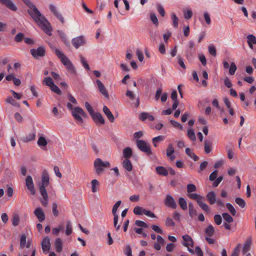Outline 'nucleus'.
I'll use <instances>...</instances> for the list:
<instances>
[{
    "mask_svg": "<svg viewBox=\"0 0 256 256\" xmlns=\"http://www.w3.org/2000/svg\"><path fill=\"white\" fill-rule=\"evenodd\" d=\"M94 166L96 174L100 175L105 168L110 166V164L108 161L104 162L100 158H97L94 162Z\"/></svg>",
    "mask_w": 256,
    "mask_h": 256,
    "instance_id": "20e7f679",
    "label": "nucleus"
},
{
    "mask_svg": "<svg viewBox=\"0 0 256 256\" xmlns=\"http://www.w3.org/2000/svg\"><path fill=\"white\" fill-rule=\"evenodd\" d=\"M49 184L48 174L46 170H44L42 173V182L38 184L40 194L42 197V198L40 200V202L44 206H46L48 204V195L46 188Z\"/></svg>",
    "mask_w": 256,
    "mask_h": 256,
    "instance_id": "f03ea898",
    "label": "nucleus"
},
{
    "mask_svg": "<svg viewBox=\"0 0 256 256\" xmlns=\"http://www.w3.org/2000/svg\"><path fill=\"white\" fill-rule=\"evenodd\" d=\"M36 135L34 134H30L26 137L24 138L23 141L24 142H28L32 141L35 139Z\"/></svg>",
    "mask_w": 256,
    "mask_h": 256,
    "instance_id": "c03bdc74",
    "label": "nucleus"
},
{
    "mask_svg": "<svg viewBox=\"0 0 256 256\" xmlns=\"http://www.w3.org/2000/svg\"><path fill=\"white\" fill-rule=\"evenodd\" d=\"M28 8V12L38 26L48 36L52 35V28L46 18L42 14L30 0H22Z\"/></svg>",
    "mask_w": 256,
    "mask_h": 256,
    "instance_id": "f257e3e1",
    "label": "nucleus"
},
{
    "mask_svg": "<svg viewBox=\"0 0 256 256\" xmlns=\"http://www.w3.org/2000/svg\"><path fill=\"white\" fill-rule=\"evenodd\" d=\"M54 245L56 248V250L58 252H60L62 250V242L60 238L56 239Z\"/></svg>",
    "mask_w": 256,
    "mask_h": 256,
    "instance_id": "6ab92c4d",
    "label": "nucleus"
},
{
    "mask_svg": "<svg viewBox=\"0 0 256 256\" xmlns=\"http://www.w3.org/2000/svg\"><path fill=\"white\" fill-rule=\"evenodd\" d=\"M123 167L128 172H131L132 169V166L130 160L125 158L122 162Z\"/></svg>",
    "mask_w": 256,
    "mask_h": 256,
    "instance_id": "412c9836",
    "label": "nucleus"
},
{
    "mask_svg": "<svg viewBox=\"0 0 256 256\" xmlns=\"http://www.w3.org/2000/svg\"><path fill=\"white\" fill-rule=\"evenodd\" d=\"M26 184L28 189L30 192L31 194L32 195L35 194L36 190L34 188V184L31 176H26Z\"/></svg>",
    "mask_w": 256,
    "mask_h": 256,
    "instance_id": "f8f14e48",
    "label": "nucleus"
},
{
    "mask_svg": "<svg viewBox=\"0 0 256 256\" xmlns=\"http://www.w3.org/2000/svg\"><path fill=\"white\" fill-rule=\"evenodd\" d=\"M204 16L206 23L208 24H210L211 22V20L208 13V12H204Z\"/></svg>",
    "mask_w": 256,
    "mask_h": 256,
    "instance_id": "338daca9",
    "label": "nucleus"
},
{
    "mask_svg": "<svg viewBox=\"0 0 256 256\" xmlns=\"http://www.w3.org/2000/svg\"><path fill=\"white\" fill-rule=\"evenodd\" d=\"M183 242L182 244L184 246L188 248V246L193 247L194 241L192 238L188 234L184 235L182 236Z\"/></svg>",
    "mask_w": 256,
    "mask_h": 256,
    "instance_id": "ddd939ff",
    "label": "nucleus"
},
{
    "mask_svg": "<svg viewBox=\"0 0 256 256\" xmlns=\"http://www.w3.org/2000/svg\"><path fill=\"white\" fill-rule=\"evenodd\" d=\"M170 122L171 124L174 127L178 128V129L180 130H182L183 129L182 126L179 122H178L175 120H171Z\"/></svg>",
    "mask_w": 256,
    "mask_h": 256,
    "instance_id": "13d9d810",
    "label": "nucleus"
},
{
    "mask_svg": "<svg viewBox=\"0 0 256 256\" xmlns=\"http://www.w3.org/2000/svg\"><path fill=\"white\" fill-rule=\"evenodd\" d=\"M164 137L162 136H156L152 138V142H162L164 140Z\"/></svg>",
    "mask_w": 256,
    "mask_h": 256,
    "instance_id": "e2e57ef3",
    "label": "nucleus"
},
{
    "mask_svg": "<svg viewBox=\"0 0 256 256\" xmlns=\"http://www.w3.org/2000/svg\"><path fill=\"white\" fill-rule=\"evenodd\" d=\"M72 114L78 123H82L83 122L82 117L84 118L87 117V114L84 110L80 107L74 108L72 111Z\"/></svg>",
    "mask_w": 256,
    "mask_h": 256,
    "instance_id": "39448f33",
    "label": "nucleus"
},
{
    "mask_svg": "<svg viewBox=\"0 0 256 256\" xmlns=\"http://www.w3.org/2000/svg\"><path fill=\"white\" fill-rule=\"evenodd\" d=\"M208 165V162L206 161H204L202 162L200 166V168L198 170V172H201L203 171L206 169V166Z\"/></svg>",
    "mask_w": 256,
    "mask_h": 256,
    "instance_id": "bf43d9fd",
    "label": "nucleus"
},
{
    "mask_svg": "<svg viewBox=\"0 0 256 256\" xmlns=\"http://www.w3.org/2000/svg\"><path fill=\"white\" fill-rule=\"evenodd\" d=\"M235 202L242 208H244L246 206V203L245 201L240 198H236Z\"/></svg>",
    "mask_w": 256,
    "mask_h": 256,
    "instance_id": "4c0bfd02",
    "label": "nucleus"
},
{
    "mask_svg": "<svg viewBox=\"0 0 256 256\" xmlns=\"http://www.w3.org/2000/svg\"><path fill=\"white\" fill-rule=\"evenodd\" d=\"M188 196L192 200H196L197 202H198V200H200L203 198L202 196L196 193H190L188 194Z\"/></svg>",
    "mask_w": 256,
    "mask_h": 256,
    "instance_id": "72a5a7b5",
    "label": "nucleus"
},
{
    "mask_svg": "<svg viewBox=\"0 0 256 256\" xmlns=\"http://www.w3.org/2000/svg\"><path fill=\"white\" fill-rule=\"evenodd\" d=\"M72 233V226L70 221L68 220L66 222V234L67 236L70 235Z\"/></svg>",
    "mask_w": 256,
    "mask_h": 256,
    "instance_id": "e433bc0d",
    "label": "nucleus"
},
{
    "mask_svg": "<svg viewBox=\"0 0 256 256\" xmlns=\"http://www.w3.org/2000/svg\"><path fill=\"white\" fill-rule=\"evenodd\" d=\"M172 18V20L173 26L174 28H177L178 26V18L176 16V14L172 13L171 14Z\"/></svg>",
    "mask_w": 256,
    "mask_h": 256,
    "instance_id": "ea45409f",
    "label": "nucleus"
},
{
    "mask_svg": "<svg viewBox=\"0 0 256 256\" xmlns=\"http://www.w3.org/2000/svg\"><path fill=\"white\" fill-rule=\"evenodd\" d=\"M120 204H121V201L118 200L113 206L112 210V213L114 216H118L116 214V212H117L118 208L120 206Z\"/></svg>",
    "mask_w": 256,
    "mask_h": 256,
    "instance_id": "37998d69",
    "label": "nucleus"
},
{
    "mask_svg": "<svg viewBox=\"0 0 256 256\" xmlns=\"http://www.w3.org/2000/svg\"><path fill=\"white\" fill-rule=\"evenodd\" d=\"M188 136L190 138V139L192 141H195L196 140V136H195L194 130L192 128H190L188 130Z\"/></svg>",
    "mask_w": 256,
    "mask_h": 256,
    "instance_id": "f704fd0d",
    "label": "nucleus"
},
{
    "mask_svg": "<svg viewBox=\"0 0 256 256\" xmlns=\"http://www.w3.org/2000/svg\"><path fill=\"white\" fill-rule=\"evenodd\" d=\"M156 172L160 175L166 176L168 174V171L163 166H158L156 168Z\"/></svg>",
    "mask_w": 256,
    "mask_h": 256,
    "instance_id": "a878e982",
    "label": "nucleus"
},
{
    "mask_svg": "<svg viewBox=\"0 0 256 256\" xmlns=\"http://www.w3.org/2000/svg\"><path fill=\"white\" fill-rule=\"evenodd\" d=\"M34 214L40 222H42L45 220V214L41 208H37L34 211Z\"/></svg>",
    "mask_w": 256,
    "mask_h": 256,
    "instance_id": "2eb2a0df",
    "label": "nucleus"
},
{
    "mask_svg": "<svg viewBox=\"0 0 256 256\" xmlns=\"http://www.w3.org/2000/svg\"><path fill=\"white\" fill-rule=\"evenodd\" d=\"M24 36V35L22 33L19 32L16 36L14 38V40L18 42H20L22 40Z\"/></svg>",
    "mask_w": 256,
    "mask_h": 256,
    "instance_id": "680f3d73",
    "label": "nucleus"
},
{
    "mask_svg": "<svg viewBox=\"0 0 256 256\" xmlns=\"http://www.w3.org/2000/svg\"><path fill=\"white\" fill-rule=\"evenodd\" d=\"M226 206L232 214V216H235L236 213V211L234 208L232 206V204H231L230 203H227L226 204Z\"/></svg>",
    "mask_w": 256,
    "mask_h": 256,
    "instance_id": "49530a36",
    "label": "nucleus"
},
{
    "mask_svg": "<svg viewBox=\"0 0 256 256\" xmlns=\"http://www.w3.org/2000/svg\"><path fill=\"white\" fill-rule=\"evenodd\" d=\"M114 216V226L116 228V230L118 231L120 230V224H118V216Z\"/></svg>",
    "mask_w": 256,
    "mask_h": 256,
    "instance_id": "4d7b16f0",
    "label": "nucleus"
},
{
    "mask_svg": "<svg viewBox=\"0 0 256 256\" xmlns=\"http://www.w3.org/2000/svg\"><path fill=\"white\" fill-rule=\"evenodd\" d=\"M204 152L206 154H209L212 150V142L208 140H204Z\"/></svg>",
    "mask_w": 256,
    "mask_h": 256,
    "instance_id": "5701e85b",
    "label": "nucleus"
},
{
    "mask_svg": "<svg viewBox=\"0 0 256 256\" xmlns=\"http://www.w3.org/2000/svg\"><path fill=\"white\" fill-rule=\"evenodd\" d=\"M52 214L55 216H58L59 212L57 209V204L56 203L52 204Z\"/></svg>",
    "mask_w": 256,
    "mask_h": 256,
    "instance_id": "0e129e2a",
    "label": "nucleus"
},
{
    "mask_svg": "<svg viewBox=\"0 0 256 256\" xmlns=\"http://www.w3.org/2000/svg\"><path fill=\"white\" fill-rule=\"evenodd\" d=\"M58 34V36L60 38L62 41L66 44V45H68L69 44L68 41V40L66 34L63 32L61 30H58L57 32Z\"/></svg>",
    "mask_w": 256,
    "mask_h": 256,
    "instance_id": "bb28decb",
    "label": "nucleus"
},
{
    "mask_svg": "<svg viewBox=\"0 0 256 256\" xmlns=\"http://www.w3.org/2000/svg\"><path fill=\"white\" fill-rule=\"evenodd\" d=\"M204 198L203 197L202 200H198L197 202L198 206L204 211L208 212H209V208L208 206L204 202Z\"/></svg>",
    "mask_w": 256,
    "mask_h": 256,
    "instance_id": "b1692460",
    "label": "nucleus"
},
{
    "mask_svg": "<svg viewBox=\"0 0 256 256\" xmlns=\"http://www.w3.org/2000/svg\"><path fill=\"white\" fill-rule=\"evenodd\" d=\"M186 153L190 158H192L194 161H197L199 160V158L192 152L190 148H186Z\"/></svg>",
    "mask_w": 256,
    "mask_h": 256,
    "instance_id": "c85d7f7f",
    "label": "nucleus"
},
{
    "mask_svg": "<svg viewBox=\"0 0 256 256\" xmlns=\"http://www.w3.org/2000/svg\"><path fill=\"white\" fill-rule=\"evenodd\" d=\"M135 224L137 226L142 228H147L148 227V225L146 223L140 220H136L135 222Z\"/></svg>",
    "mask_w": 256,
    "mask_h": 256,
    "instance_id": "6e6d98bb",
    "label": "nucleus"
},
{
    "mask_svg": "<svg viewBox=\"0 0 256 256\" xmlns=\"http://www.w3.org/2000/svg\"><path fill=\"white\" fill-rule=\"evenodd\" d=\"M96 83L100 92L106 98H108L109 95L108 92L102 82L99 80H96Z\"/></svg>",
    "mask_w": 256,
    "mask_h": 256,
    "instance_id": "9b49d317",
    "label": "nucleus"
},
{
    "mask_svg": "<svg viewBox=\"0 0 256 256\" xmlns=\"http://www.w3.org/2000/svg\"><path fill=\"white\" fill-rule=\"evenodd\" d=\"M136 144L138 149L146 153L148 156H150L152 154L151 147L150 144L142 140H137Z\"/></svg>",
    "mask_w": 256,
    "mask_h": 256,
    "instance_id": "423d86ee",
    "label": "nucleus"
},
{
    "mask_svg": "<svg viewBox=\"0 0 256 256\" xmlns=\"http://www.w3.org/2000/svg\"><path fill=\"white\" fill-rule=\"evenodd\" d=\"M196 190V188L194 184H188L187 185V192L188 194Z\"/></svg>",
    "mask_w": 256,
    "mask_h": 256,
    "instance_id": "79ce46f5",
    "label": "nucleus"
},
{
    "mask_svg": "<svg viewBox=\"0 0 256 256\" xmlns=\"http://www.w3.org/2000/svg\"><path fill=\"white\" fill-rule=\"evenodd\" d=\"M144 208L142 207L136 206L134 208L133 212L136 215H142L144 213Z\"/></svg>",
    "mask_w": 256,
    "mask_h": 256,
    "instance_id": "c9c22d12",
    "label": "nucleus"
},
{
    "mask_svg": "<svg viewBox=\"0 0 256 256\" xmlns=\"http://www.w3.org/2000/svg\"><path fill=\"white\" fill-rule=\"evenodd\" d=\"M237 69L236 66L234 62H232L230 67L229 73L230 75H234Z\"/></svg>",
    "mask_w": 256,
    "mask_h": 256,
    "instance_id": "8fccbe9b",
    "label": "nucleus"
},
{
    "mask_svg": "<svg viewBox=\"0 0 256 256\" xmlns=\"http://www.w3.org/2000/svg\"><path fill=\"white\" fill-rule=\"evenodd\" d=\"M30 54L34 58L38 59L40 57H42L45 56V48L44 46H40L36 49H31Z\"/></svg>",
    "mask_w": 256,
    "mask_h": 256,
    "instance_id": "0eeeda50",
    "label": "nucleus"
},
{
    "mask_svg": "<svg viewBox=\"0 0 256 256\" xmlns=\"http://www.w3.org/2000/svg\"><path fill=\"white\" fill-rule=\"evenodd\" d=\"M72 43L73 46L77 49L85 44L86 40L83 36H80L72 38Z\"/></svg>",
    "mask_w": 256,
    "mask_h": 256,
    "instance_id": "6e6552de",
    "label": "nucleus"
},
{
    "mask_svg": "<svg viewBox=\"0 0 256 256\" xmlns=\"http://www.w3.org/2000/svg\"><path fill=\"white\" fill-rule=\"evenodd\" d=\"M166 225L168 226H174L175 224L171 218H167L166 220Z\"/></svg>",
    "mask_w": 256,
    "mask_h": 256,
    "instance_id": "69168bd1",
    "label": "nucleus"
},
{
    "mask_svg": "<svg viewBox=\"0 0 256 256\" xmlns=\"http://www.w3.org/2000/svg\"><path fill=\"white\" fill-rule=\"evenodd\" d=\"M184 17L186 20L190 19L192 16V12L191 10H188L184 12Z\"/></svg>",
    "mask_w": 256,
    "mask_h": 256,
    "instance_id": "5fc2aeb1",
    "label": "nucleus"
},
{
    "mask_svg": "<svg viewBox=\"0 0 256 256\" xmlns=\"http://www.w3.org/2000/svg\"><path fill=\"white\" fill-rule=\"evenodd\" d=\"M214 221L217 225H220L222 221V216L220 214H216L214 216Z\"/></svg>",
    "mask_w": 256,
    "mask_h": 256,
    "instance_id": "052dcab7",
    "label": "nucleus"
},
{
    "mask_svg": "<svg viewBox=\"0 0 256 256\" xmlns=\"http://www.w3.org/2000/svg\"><path fill=\"white\" fill-rule=\"evenodd\" d=\"M178 204L182 210H186L187 209V208H188L187 202L186 201V200H184V198H179Z\"/></svg>",
    "mask_w": 256,
    "mask_h": 256,
    "instance_id": "2f4dec72",
    "label": "nucleus"
},
{
    "mask_svg": "<svg viewBox=\"0 0 256 256\" xmlns=\"http://www.w3.org/2000/svg\"><path fill=\"white\" fill-rule=\"evenodd\" d=\"M26 244V237L24 234L21 236L20 238V248H24Z\"/></svg>",
    "mask_w": 256,
    "mask_h": 256,
    "instance_id": "3c124183",
    "label": "nucleus"
},
{
    "mask_svg": "<svg viewBox=\"0 0 256 256\" xmlns=\"http://www.w3.org/2000/svg\"><path fill=\"white\" fill-rule=\"evenodd\" d=\"M20 218L18 216H14L12 220V224L14 226H17L19 224Z\"/></svg>",
    "mask_w": 256,
    "mask_h": 256,
    "instance_id": "774afa93",
    "label": "nucleus"
},
{
    "mask_svg": "<svg viewBox=\"0 0 256 256\" xmlns=\"http://www.w3.org/2000/svg\"><path fill=\"white\" fill-rule=\"evenodd\" d=\"M80 62H82L84 67L87 70H90V66H89L86 58L82 56H80Z\"/></svg>",
    "mask_w": 256,
    "mask_h": 256,
    "instance_id": "09e8293b",
    "label": "nucleus"
},
{
    "mask_svg": "<svg viewBox=\"0 0 256 256\" xmlns=\"http://www.w3.org/2000/svg\"><path fill=\"white\" fill-rule=\"evenodd\" d=\"M208 52L210 54L214 56H216V48L213 45H210L208 48Z\"/></svg>",
    "mask_w": 256,
    "mask_h": 256,
    "instance_id": "603ef678",
    "label": "nucleus"
},
{
    "mask_svg": "<svg viewBox=\"0 0 256 256\" xmlns=\"http://www.w3.org/2000/svg\"><path fill=\"white\" fill-rule=\"evenodd\" d=\"M140 119L144 121L146 119H148L150 121H154V118L150 114L147 112H142L140 114Z\"/></svg>",
    "mask_w": 256,
    "mask_h": 256,
    "instance_id": "4be33fe9",
    "label": "nucleus"
},
{
    "mask_svg": "<svg viewBox=\"0 0 256 256\" xmlns=\"http://www.w3.org/2000/svg\"><path fill=\"white\" fill-rule=\"evenodd\" d=\"M91 116L96 123L100 122L101 124H104V120L100 114L94 112Z\"/></svg>",
    "mask_w": 256,
    "mask_h": 256,
    "instance_id": "dca6fc26",
    "label": "nucleus"
},
{
    "mask_svg": "<svg viewBox=\"0 0 256 256\" xmlns=\"http://www.w3.org/2000/svg\"><path fill=\"white\" fill-rule=\"evenodd\" d=\"M55 53L58 58L60 60L61 62L65 66L66 69L70 72L74 74L76 72V70L74 65L64 52L58 49H56Z\"/></svg>",
    "mask_w": 256,
    "mask_h": 256,
    "instance_id": "7ed1b4c3",
    "label": "nucleus"
},
{
    "mask_svg": "<svg viewBox=\"0 0 256 256\" xmlns=\"http://www.w3.org/2000/svg\"><path fill=\"white\" fill-rule=\"evenodd\" d=\"M174 152V148L172 144H169L166 149V156H170L173 154Z\"/></svg>",
    "mask_w": 256,
    "mask_h": 256,
    "instance_id": "58836bf2",
    "label": "nucleus"
},
{
    "mask_svg": "<svg viewBox=\"0 0 256 256\" xmlns=\"http://www.w3.org/2000/svg\"><path fill=\"white\" fill-rule=\"evenodd\" d=\"M248 44L249 47L251 48H253L252 44H256V38L253 34H249L247 36Z\"/></svg>",
    "mask_w": 256,
    "mask_h": 256,
    "instance_id": "aec40b11",
    "label": "nucleus"
},
{
    "mask_svg": "<svg viewBox=\"0 0 256 256\" xmlns=\"http://www.w3.org/2000/svg\"><path fill=\"white\" fill-rule=\"evenodd\" d=\"M92 191V192H96L98 190V188L100 186L99 182L96 179L91 182Z\"/></svg>",
    "mask_w": 256,
    "mask_h": 256,
    "instance_id": "cd10ccee",
    "label": "nucleus"
},
{
    "mask_svg": "<svg viewBox=\"0 0 256 256\" xmlns=\"http://www.w3.org/2000/svg\"><path fill=\"white\" fill-rule=\"evenodd\" d=\"M150 18L153 24L156 26L158 25V21L156 15L154 13H151L150 14Z\"/></svg>",
    "mask_w": 256,
    "mask_h": 256,
    "instance_id": "a18cd8bd",
    "label": "nucleus"
},
{
    "mask_svg": "<svg viewBox=\"0 0 256 256\" xmlns=\"http://www.w3.org/2000/svg\"><path fill=\"white\" fill-rule=\"evenodd\" d=\"M222 216L224 219L228 223L232 222L234 220V219L232 216L228 213H223Z\"/></svg>",
    "mask_w": 256,
    "mask_h": 256,
    "instance_id": "a19ab883",
    "label": "nucleus"
},
{
    "mask_svg": "<svg viewBox=\"0 0 256 256\" xmlns=\"http://www.w3.org/2000/svg\"><path fill=\"white\" fill-rule=\"evenodd\" d=\"M37 143L40 146H46L48 142L44 137L41 136L38 138Z\"/></svg>",
    "mask_w": 256,
    "mask_h": 256,
    "instance_id": "7c9ffc66",
    "label": "nucleus"
},
{
    "mask_svg": "<svg viewBox=\"0 0 256 256\" xmlns=\"http://www.w3.org/2000/svg\"><path fill=\"white\" fill-rule=\"evenodd\" d=\"M206 198L210 204H214L216 202V194L214 192H209L207 194Z\"/></svg>",
    "mask_w": 256,
    "mask_h": 256,
    "instance_id": "a211bd4d",
    "label": "nucleus"
},
{
    "mask_svg": "<svg viewBox=\"0 0 256 256\" xmlns=\"http://www.w3.org/2000/svg\"><path fill=\"white\" fill-rule=\"evenodd\" d=\"M103 112L111 122H113L114 121V118L113 114L112 113L110 109L106 106H104Z\"/></svg>",
    "mask_w": 256,
    "mask_h": 256,
    "instance_id": "f3484780",
    "label": "nucleus"
},
{
    "mask_svg": "<svg viewBox=\"0 0 256 256\" xmlns=\"http://www.w3.org/2000/svg\"><path fill=\"white\" fill-rule=\"evenodd\" d=\"M132 154V150L129 147H126L124 148L123 150V156L125 158L128 159L130 158Z\"/></svg>",
    "mask_w": 256,
    "mask_h": 256,
    "instance_id": "393cba45",
    "label": "nucleus"
},
{
    "mask_svg": "<svg viewBox=\"0 0 256 256\" xmlns=\"http://www.w3.org/2000/svg\"><path fill=\"white\" fill-rule=\"evenodd\" d=\"M42 248L44 254H48L50 248V239L48 237H45L41 242Z\"/></svg>",
    "mask_w": 256,
    "mask_h": 256,
    "instance_id": "1a4fd4ad",
    "label": "nucleus"
},
{
    "mask_svg": "<svg viewBox=\"0 0 256 256\" xmlns=\"http://www.w3.org/2000/svg\"><path fill=\"white\" fill-rule=\"evenodd\" d=\"M50 88L52 91L60 95L62 94V91L55 84H54L52 86H50Z\"/></svg>",
    "mask_w": 256,
    "mask_h": 256,
    "instance_id": "de8ad7c7",
    "label": "nucleus"
},
{
    "mask_svg": "<svg viewBox=\"0 0 256 256\" xmlns=\"http://www.w3.org/2000/svg\"><path fill=\"white\" fill-rule=\"evenodd\" d=\"M43 84L48 86L50 88L54 84L52 80V78L50 77L45 78L42 81Z\"/></svg>",
    "mask_w": 256,
    "mask_h": 256,
    "instance_id": "c756f323",
    "label": "nucleus"
},
{
    "mask_svg": "<svg viewBox=\"0 0 256 256\" xmlns=\"http://www.w3.org/2000/svg\"><path fill=\"white\" fill-rule=\"evenodd\" d=\"M164 204L172 208H176L177 204L174 198L170 194H167L164 200Z\"/></svg>",
    "mask_w": 256,
    "mask_h": 256,
    "instance_id": "9d476101",
    "label": "nucleus"
},
{
    "mask_svg": "<svg viewBox=\"0 0 256 256\" xmlns=\"http://www.w3.org/2000/svg\"><path fill=\"white\" fill-rule=\"evenodd\" d=\"M205 232L208 236H212L214 234V228L213 226L212 225L208 226L206 229Z\"/></svg>",
    "mask_w": 256,
    "mask_h": 256,
    "instance_id": "473e14b6",
    "label": "nucleus"
},
{
    "mask_svg": "<svg viewBox=\"0 0 256 256\" xmlns=\"http://www.w3.org/2000/svg\"><path fill=\"white\" fill-rule=\"evenodd\" d=\"M84 105L86 109L89 112L90 114V116L93 114L94 113V111L90 104L88 102H86Z\"/></svg>",
    "mask_w": 256,
    "mask_h": 256,
    "instance_id": "864d4df0",
    "label": "nucleus"
},
{
    "mask_svg": "<svg viewBox=\"0 0 256 256\" xmlns=\"http://www.w3.org/2000/svg\"><path fill=\"white\" fill-rule=\"evenodd\" d=\"M0 2L11 10L16 12L18 8L12 0H0Z\"/></svg>",
    "mask_w": 256,
    "mask_h": 256,
    "instance_id": "4468645a",
    "label": "nucleus"
}]
</instances>
